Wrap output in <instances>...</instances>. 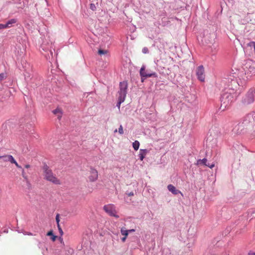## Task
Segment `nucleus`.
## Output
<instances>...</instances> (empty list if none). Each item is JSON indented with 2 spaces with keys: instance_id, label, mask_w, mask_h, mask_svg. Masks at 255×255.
Returning a JSON list of instances; mask_svg holds the SVG:
<instances>
[{
  "instance_id": "17",
  "label": "nucleus",
  "mask_w": 255,
  "mask_h": 255,
  "mask_svg": "<svg viewBox=\"0 0 255 255\" xmlns=\"http://www.w3.org/2000/svg\"><path fill=\"white\" fill-rule=\"evenodd\" d=\"M121 233L122 235H123L124 237L127 238L128 235V231L127 230H126L124 228H122L121 229Z\"/></svg>"
},
{
  "instance_id": "8",
  "label": "nucleus",
  "mask_w": 255,
  "mask_h": 255,
  "mask_svg": "<svg viewBox=\"0 0 255 255\" xmlns=\"http://www.w3.org/2000/svg\"><path fill=\"white\" fill-rule=\"evenodd\" d=\"M254 93L255 90H250L244 99V102L247 104L253 103L254 101Z\"/></svg>"
},
{
  "instance_id": "35",
  "label": "nucleus",
  "mask_w": 255,
  "mask_h": 255,
  "mask_svg": "<svg viewBox=\"0 0 255 255\" xmlns=\"http://www.w3.org/2000/svg\"><path fill=\"white\" fill-rule=\"evenodd\" d=\"M252 62V66L253 67H255V62H253V61H251Z\"/></svg>"
},
{
  "instance_id": "18",
  "label": "nucleus",
  "mask_w": 255,
  "mask_h": 255,
  "mask_svg": "<svg viewBox=\"0 0 255 255\" xmlns=\"http://www.w3.org/2000/svg\"><path fill=\"white\" fill-rule=\"evenodd\" d=\"M22 176L23 178H24V180L26 182H28V177L23 169H22Z\"/></svg>"
},
{
  "instance_id": "6",
  "label": "nucleus",
  "mask_w": 255,
  "mask_h": 255,
  "mask_svg": "<svg viewBox=\"0 0 255 255\" xmlns=\"http://www.w3.org/2000/svg\"><path fill=\"white\" fill-rule=\"evenodd\" d=\"M145 67L144 65H143L140 69V75L141 77V81L143 82V78H146L148 77H157V74L155 72H153L151 73H147L145 71Z\"/></svg>"
},
{
  "instance_id": "11",
  "label": "nucleus",
  "mask_w": 255,
  "mask_h": 255,
  "mask_svg": "<svg viewBox=\"0 0 255 255\" xmlns=\"http://www.w3.org/2000/svg\"><path fill=\"white\" fill-rule=\"evenodd\" d=\"M168 190L174 195H177L178 194H182V193L179 190L176 189V188L172 184H169L167 186Z\"/></svg>"
},
{
  "instance_id": "15",
  "label": "nucleus",
  "mask_w": 255,
  "mask_h": 255,
  "mask_svg": "<svg viewBox=\"0 0 255 255\" xmlns=\"http://www.w3.org/2000/svg\"><path fill=\"white\" fill-rule=\"evenodd\" d=\"M47 236H51V239L53 242L55 241L57 238V236L53 235L52 231H50L49 232H48L47 233Z\"/></svg>"
},
{
  "instance_id": "5",
  "label": "nucleus",
  "mask_w": 255,
  "mask_h": 255,
  "mask_svg": "<svg viewBox=\"0 0 255 255\" xmlns=\"http://www.w3.org/2000/svg\"><path fill=\"white\" fill-rule=\"evenodd\" d=\"M104 210L110 216L118 218L119 216L117 214L116 207L113 204H108L103 207Z\"/></svg>"
},
{
  "instance_id": "26",
  "label": "nucleus",
  "mask_w": 255,
  "mask_h": 255,
  "mask_svg": "<svg viewBox=\"0 0 255 255\" xmlns=\"http://www.w3.org/2000/svg\"><path fill=\"white\" fill-rule=\"evenodd\" d=\"M142 51L143 53L146 54L148 52V49L147 47H144L142 48Z\"/></svg>"
},
{
  "instance_id": "12",
  "label": "nucleus",
  "mask_w": 255,
  "mask_h": 255,
  "mask_svg": "<svg viewBox=\"0 0 255 255\" xmlns=\"http://www.w3.org/2000/svg\"><path fill=\"white\" fill-rule=\"evenodd\" d=\"M17 19L15 18H12L8 20L4 24L5 28H9L11 27L13 24L17 22Z\"/></svg>"
},
{
  "instance_id": "23",
  "label": "nucleus",
  "mask_w": 255,
  "mask_h": 255,
  "mask_svg": "<svg viewBox=\"0 0 255 255\" xmlns=\"http://www.w3.org/2000/svg\"><path fill=\"white\" fill-rule=\"evenodd\" d=\"M56 221L57 225L59 224L60 219H59V214H57L56 216Z\"/></svg>"
},
{
  "instance_id": "27",
  "label": "nucleus",
  "mask_w": 255,
  "mask_h": 255,
  "mask_svg": "<svg viewBox=\"0 0 255 255\" xmlns=\"http://www.w3.org/2000/svg\"><path fill=\"white\" fill-rule=\"evenodd\" d=\"M90 8L93 10H95L96 9V6L94 4L91 3L90 4Z\"/></svg>"
},
{
  "instance_id": "21",
  "label": "nucleus",
  "mask_w": 255,
  "mask_h": 255,
  "mask_svg": "<svg viewBox=\"0 0 255 255\" xmlns=\"http://www.w3.org/2000/svg\"><path fill=\"white\" fill-rule=\"evenodd\" d=\"M8 157V155H4V156H0V159H1L4 162L8 161V159H7V157Z\"/></svg>"
},
{
  "instance_id": "29",
  "label": "nucleus",
  "mask_w": 255,
  "mask_h": 255,
  "mask_svg": "<svg viewBox=\"0 0 255 255\" xmlns=\"http://www.w3.org/2000/svg\"><path fill=\"white\" fill-rule=\"evenodd\" d=\"M3 29H5L4 24H0V30Z\"/></svg>"
},
{
  "instance_id": "1",
  "label": "nucleus",
  "mask_w": 255,
  "mask_h": 255,
  "mask_svg": "<svg viewBox=\"0 0 255 255\" xmlns=\"http://www.w3.org/2000/svg\"><path fill=\"white\" fill-rule=\"evenodd\" d=\"M238 96V94H232L231 92L225 90L221 100V108L222 109V110H225L226 108L228 107Z\"/></svg>"
},
{
  "instance_id": "3",
  "label": "nucleus",
  "mask_w": 255,
  "mask_h": 255,
  "mask_svg": "<svg viewBox=\"0 0 255 255\" xmlns=\"http://www.w3.org/2000/svg\"><path fill=\"white\" fill-rule=\"evenodd\" d=\"M128 88V83L126 81H123L120 83V91H119V98L117 107L119 108L122 103L124 102L127 95V90Z\"/></svg>"
},
{
  "instance_id": "14",
  "label": "nucleus",
  "mask_w": 255,
  "mask_h": 255,
  "mask_svg": "<svg viewBox=\"0 0 255 255\" xmlns=\"http://www.w3.org/2000/svg\"><path fill=\"white\" fill-rule=\"evenodd\" d=\"M53 113L56 115L58 117V119L60 120L63 114L62 110L61 108H57L55 110L53 111Z\"/></svg>"
},
{
  "instance_id": "16",
  "label": "nucleus",
  "mask_w": 255,
  "mask_h": 255,
  "mask_svg": "<svg viewBox=\"0 0 255 255\" xmlns=\"http://www.w3.org/2000/svg\"><path fill=\"white\" fill-rule=\"evenodd\" d=\"M139 144V142L137 140H135L132 143V146L135 150H137L138 149Z\"/></svg>"
},
{
  "instance_id": "36",
  "label": "nucleus",
  "mask_w": 255,
  "mask_h": 255,
  "mask_svg": "<svg viewBox=\"0 0 255 255\" xmlns=\"http://www.w3.org/2000/svg\"><path fill=\"white\" fill-rule=\"evenodd\" d=\"M30 165H29V164H26V165H25V168H29V167H30Z\"/></svg>"
},
{
  "instance_id": "34",
  "label": "nucleus",
  "mask_w": 255,
  "mask_h": 255,
  "mask_svg": "<svg viewBox=\"0 0 255 255\" xmlns=\"http://www.w3.org/2000/svg\"><path fill=\"white\" fill-rule=\"evenodd\" d=\"M251 42H249V43L247 44V46L248 47H253V45H251Z\"/></svg>"
},
{
  "instance_id": "28",
  "label": "nucleus",
  "mask_w": 255,
  "mask_h": 255,
  "mask_svg": "<svg viewBox=\"0 0 255 255\" xmlns=\"http://www.w3.org/2000/svg\"><path fill=\"white\" fill-rule=\"evenodd\" d=\"M251 45H253V48L254 49V52H255V41H251Z\"/></svg>"
},
{
  "instance_id": "30",
  "label": "nucleus",
  "mask_w": 255,
  "mask_h": 255,
  "mask_svg": "<svg viewBox=\"0 0 255 255\" xmlns=\"http://www.w3.org/2000/svg\"><path fill=\"white\" fill-rule=\"evenodd\" d=\"M15 166L18 168H22L17 163V162L16 161L14 163Z\"/></svg>"
},
{
  "instance_id": "7",
  "label": "nucleus",
  "mask_w": 255,
  "mask_h": 255,
  "mask_svg": "<svg viewBox=\"0 0 255 255\" xmlns=\"http://www.w3.org/2000/svg\"><path fill=\"white\" fill-rule=\"evenodd\" d=\"M98 177V173L97 170L93 167H90L88 176L89 180L90 182H94L97 180Z\"/></svg>"
},
{
  "instance_id": "9",
  "label": "nucleus",
  "mask_w": 255,
  "mask_h": 255,
  "mask_svg": "<svg viewBox=\"0 0 255 255\" xmlns=\"http://www.w3.org/2000/svg\"><path fill=\"white\" fill-rule=\"evenodd\" d=\"M196 75L198 79L201 82L205 80L204 68L203 66H199L196 70Z\"/></svg>"
},
{
  "instance_id": "10",
  "label": "nucleus",
  "mask_w": 255,
  "mask_h": 255,
  "mask_svg": "<svg viewBox=\"0 0 255 255\" xmlns=\"http://www.w3.org/2000/svg\"><path fill=\"white\" fill-rule=\"evenodd\" d=\"M207 159L206 158H204L203 159H199L197 161V165H204L205 166H207L210 168H213L215 166L214 164H207Z\"/></svg>"
},
{
  "instance_id": "19",
  "label": "nucleus",
  "mask_w": 255,
  "mask_h": 255,
  "mask_svg": "<svg viewBox=\"0 0 255 255\" xmlns=\"http://www.w3.org/2000/svg\"><path fill=\"white\" fill-rule=\"evenodd\" d=\"M6 158L8 159V161H10L11 163H14L16 162L15 160L14 159L12 155H8V157Z\"/></svg>"
},
{
  "instance_id": "20",
  "label": "nucleus",
  "mask_w": 255,
  "mask_h": 255,
  "mask_svg": "<svg viewBox=\"0 0 255 255\" xmlns=\"http://www.w3.org/2000/svg\"><path fill=\"white\" fill-rule=\"evenodd\" d=\"M107 52L108 51L106 50L99 49L98 50V54L100 55L106 54Z\"/></svg>"
},
{
  "instance_id": "24",
  "label": "nucleus",
  "mask_w": 255,
  "mask_h": 255,
  "mask_svg": "<svg viewBox=\"0 0 255 255\" xmlns=\"http://www.w3.org/2000/svg\"><path fill=\"white\" fill-rule=\"evenodd\" d=\"M57 227L58 228V230H59V232L60 233V235L61 236L63 235V231H62V229H61V227L60 226V224H58V225H57Z\"/></svg>"
},
{
  "instance_id": "31",
  "label": "nucleus",
  "mask_w": 255,
  "mask_h": 255,
  "mask_svg": "<svg viewBox=\"0 0 255 255\" xmlns=\"http://www.w3.org/2000/svg\"><path fill=\"white\" fill-rule=\"evenodd\" d=\"M126 239H127V238H126V237H123V238L121 239V240H122V241L123 243H124V242L126 241Z\"/></svg>"
},
{
  "instance_id": "33",
  "label": "nucleus",
  "mask_w": 255,
  "mask_h": 255,
  "mask_svg": "<svg viewBox=\"0 0 255 255\" xmlns=\"http://www.w3.org/2000/svg\"><path fill=\"white\" fill-rule=\"evenodd\" d=\"M128 233H129L135 232V230L134 229H130V230H128Z\"/></svg>"
},
{
  "instance_id": "13",
  "label": "nucleus",
  "mask_w": 255,
  "mask_h": 255,
  "mask_svg": "<svg viewBox=\"0 0 255 255\" xmlns=\"http://www.w3.org/2000/svg\"><path fill=\"white\" fill-rule=\"evenodd\" d=\"M148 150L146 149H140L139 150V153L138 154L139 159L141 161H142L145 157L146 154L148 153Z\"/></svg>"
},
{
  "instance_id": "2",
  "label": "nucleus",
  "mask_w": 255,
  "mask_h": 255,
  "mask_svg": "<svg viewBox=\"0 0 255 255\" xmlns=\"http://www.w3.org/2000/svg\"><path fill=\"white\" fill-rule=\"evenodd\" d=\"M44 178L55 184H60V180L53 174L52 170L47 165H44L43 168Z\"/></svg>"
},
{
  "instance_id": "37",
  "label": "nucleus",
  "mask_w": 255,
  "mask_h": 255,
  "mask_svg": "<svg viewBox=\"0 0 255 255\" xmlns=\"http://www.w3.org/2000/svg\"><path fill=\"white\" fill-rule=\"evenodd\" d=\"M251 255H255V252L253 253Z\"/></svg>"
},
{
  "instance_id": "4",
  "label": "nucleus",
  "mask_w": 255,
  "mask_h": 255,
  "mask_svg": "<svg viewBox=\"0 0 255 255\" xmlns=\"http://www.w3.org/2000/svg\"><path fill=\"white\" fill-rule=\"evenodd\" d=\"M240 88V85L238 83L236 79H231L230 81L228 80L227 82V87L225 88V90L227 92H231L232 94H239L240 93L238 92Z\"/></svg>"
},
{
  "instance_id": "32",
  "label": "nucleus",
  "mask_w": 255,
  "mask_h": 255,
  "mask_svg": "<svg viewBox=\"0 0 255 255\" xmlns=\"http://www.w3.org/2000/svg\"><path fill=\"white\" fill-rule=\"evenodd\" d=\"M133 195H134V193H133V192H130V193H129L128 194V196H133Z\"/></svg>"
},
{
  "instance_id": "25",
  "label": "nucleus",
  "mask_w": 255,
  "mask_h": 255,
  "mask_svg": "<svg viewBox=\"0 0 255 255\" xmlns=\"http://www.w3.org/2000/svg\"><path fill=\"white\" fill-rule=\"evenodd\" d=\"M5 77V74L4 73L0 74V82L3 80Z\"/></svg>"
},
{
  "instance_id": "38",
  "label": "nucleus",
  "mask_w": 255,
  "mask_h": 255,
  "mask_svg": "<svg viewBox=\"0 0 255 255\" xmlns=\"http://www.w3.org/2000/svg\"><path fill=\"white\" fill-rule=\"evenodd\" d=\"M117 129H116L115 130V132H117Z\"/></svg>"
},
{
  "instance_id": "22",
  "label": "nucleus",
  "mask_w": 255,
  "mask_h": 255,
  "mask_svg": "<svg viewBox=\"0 0 255 255\" xmlns=\"http://www.w3.org/2000/svg\"><path fill=\"white\" fill-rule=\"evenodd\" d=\"M119 132L120 134H123L124 133V130H123V127L122 125H121L120 126V128H119Z\"/></svg>"
}]
</instances>
